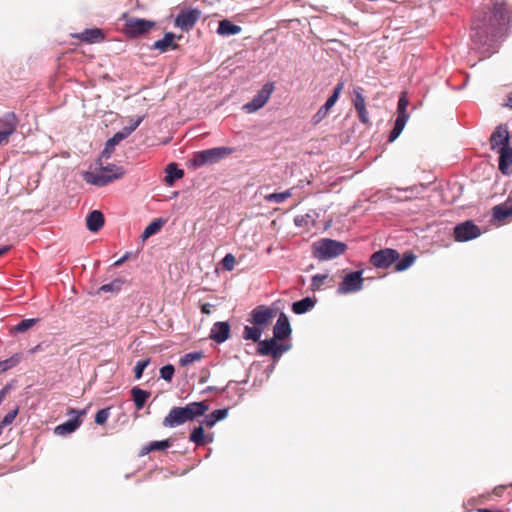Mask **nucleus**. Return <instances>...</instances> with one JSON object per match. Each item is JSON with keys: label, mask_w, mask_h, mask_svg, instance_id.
Listing matches in <instances>:
<instances>
[{"label": "nucleus", "mask_w": 512, "mask_h": 512, "mask_svg": "<svg viewBox=\"0 0 512 512\" xmlns=\"http://www.w3.org/2000/svg\"><path fill=\"white\" fill-rule=\"evenodd\" d=\"M512 18V5L507 1H495L489 13L475 16L472 24L471 39L477 47L484 46L490 40L502 36Z\"/></svg>", "instance_id": "f257e3e1"}, {"label": "nucleus", "mask_w": 512, "mask_h": 512, "mask_svg": "<svg viewBox=\"0 0 512 512\" xmlns=\"http://www.w3.org/2000/svg\"><path fill=\"white\" fill-rule=\"evenodd\" d=\"M417 256L413 252H406L400 257L397 250L384 248L374 252L369 259L371 265L377 269H387L393 264L396 272H403L410 268L416 261Z\"/></svg>", "instance_id": "f03ea898"}, {"label": "nucleus", "mask_w": 512, "mask_h": 512, "mask_svg": "<svg viewBox=\"0 0 512 512\" xmlns=\"http://www.w3.org/2000/svg\"><path fill=\"white\" fill-rule=\"evenodd\" d=\"M208 410L209 406L205 401L191 402L184 407H173L163 419L162 425L174 428L203 416Z\"/></svg>", "instance_id": "7ed1b4c3"}, {"label": "nucleus", "mask_w": 512, "mask_h": 512, "mask_svg": "<svg viewBox=\"0 0 512 512\" xmlns=\"http://www.w3.org/2000/svg\"><path fill=\"white\" fill-rule=\"evenodd\" d=\"M347 249L343 242L323 238L313 244V254L318 260L325 261L342 255Z\"/></svg>", "instance_id": "20e7f679"}, {"label": "nucleus", "mask_w": 512, "mask_h": 512, "mask_svg": "<svg viewBox=\"0 0 512 512\" xmlns=\"http://www.w3.org/2000/svg\"><path fill=\"white\" fill-rule=\"evenodd\" d=\"M125 174L122 167L115 164H108L100 167L99 172H87L85 180L89 184L96 186H105L110 182L121 178Z\"/></svg>", "instance_id": "39448f33"}, {"label": "nucleus", "mask_w": 512, "mask_h": 512, "mask_svg": "<svg viewBox=\"0 0 512 512\" xmlns=\"http://www.w3.org/2000/svg\"><path fill=\"white\" fill-rule=\"evenodd\" d=\"M233 152L232 148L228 147H215L202 151L195 152L191 160L194 167H201L206 164L217 163L221 159L230 155Z\"/></svg>", "instance_id": "423d86ee"}, {"label": "nucleus", "mask_w": 512, "mask_h": 512, "mask_svg": "<svg viewBox=\"0 0 512 512\" xmlns=\"http://www.w3.org/2000/svg\"><path fill=\"white\" fill-rule=\"evenodd\" d=\"M409 105V100L407 98V94L405 92L401 93L398 104H397V117L394 123V127L391 130L388 141H395L399 135L402 133L408 119L409 115L407 113V107Z\"/></svg>", "instance_id": "0eeeda50"}, {"label": "nucleus", "mask_w": 512, "mask_h": 512, "mask_svg": "<svg viewBox=\"0 0 512 512\" xmlns=\"http://www.w3.org/2000/svg\"><path fill=\"white\" fill-rule=\"evenodd\" d=\"M364 278L362 271H352L347 273L337 288L338 294H349L360 291L363 288Z\"/></svg>", "instance_id": "6e6552de"}, {"label": "nucleus", "mask_w": 512, "mask_h": 512, "mask_svg": "<svg viewBox=\"0 0 512 512\" xmlns=\"http://www.w3.org/2000/svg\"><path fill=\"white\" fill-rule=\"evenodd\" d=\"M290 349V345L278 344L273 337L271 339L258 341L257 351L260 355L271 356L273 359H279L282 354Z\"/></svg>", "instance_id": "1a4fd4ad"}, {"label": "nucleus", "mask_w": 512, "mask_h": 512, "mask_svg": "<svg viewBox=\"0 0 512 512\" xmlns=\"http://www.w3.org/2000/svg\"><path fill=\"white\" fill-rule=\"evenodd\" d=\"M480 228L472 221L467 220L454 227L453 236L458 242H466L480 236Z\"/></svg>", "instance_id": "9d476101"}, {"label": "nucleus", "mask_w": 512, "mask_h": 512, "mask_svg": "<svg viewBox=\"0 0 512 512\" xmlns=\"http://www.w3.org/2000/svg\"><path fill=\"white\" fill-rule=\"evenodd\" d=\"M276 316V310L265 306L259 305L251 312L250 322L261 328L268 326Z\"/></svg>", "instance_id": "9b49d317"}, {"label": "nucleus", "mask_w": 512, "mask_h": 512, "mask_svg": "<svg viewBox=\"0 0 512 512\" xmlns=\"http://www.w3.org/2000/svg\"><path fill=\"white\" fill-rule=\"evenodd\" d=\"M273 89L272 83L265 84L253 99L244 105V110L248 113H253L262 108L268 102Z\"/></svg>", "instance_id": "f8f14e48"}, {"label": "nucleus", "mask_w": 512, "mask_h": 512, "mask_svg": "<svg viewBox=\"0 0 512 512\" xmlns=\"http://www.w3.org/2000/svg\"><path fill=\"white\" fill-rule=\"evenodd\" d=\"M68 415H74L72 419L58 425L55 427V434L59 436H65L74 432L82 423L81 417L86 414V410L77 411L76 409H69Z\"/></svg>", "instance_id": "ddd939ff"}, {"label": "nucleus", "mask_w": 512, "mask_h": 512, "mask_svg": "<svg viewBox=\"0 0 512 512\" xmlns=\"http://www.w3.org/2000/svg\"><path fill=\"white\" fill-rule=\"evenodd\" d=\"M201 12L198 9H189L181 11L175 19V26L184 31L191 30L199 20Z\"/></svg>", "instance_id": "4468645a"}, {"label": "nucleus", "mask_w": 512, "mask_h": 512, "mask_svg": "<svg viewBox=\"0 0 512 512\" xmlns=\"http://www.w3.org/2000/svg\"><path fill=\"white\" fill-rule=\"evenodd\" d=\"M510 134L505 124H500L495 128L490 136V146L492 150H499L500 147L509 146Z\"/></svg>", "instance_id": "2eb2a0df"}, {"label": "nucleus", "mask_w": 512, "mask_h": 512, "mask_svg": "<svg viewBox=\"0 0 512 512\" xmlns=\"http://www.w3.org/2000/svg\"><path fill=\"white\" fill-rule=\"evenodd\" d=\"M154 26V22L139 19V18H131L127 20L125 24V30L127 34L131 36H138L148 32Z\"/></svg>", "instance_id": "dca6fc26"}, {"label": "nucleus", "mask_w": 512, "mask_h": 512, "mask_svg": "<svg viewBox=\"0 0 512 512\" xmlns=\"http://www.w3.org/2000/svg\"><path fill=\"white\" fill-rule=\"evenodd\" d=\"M291 334V326L285 313H280L273 328V337L276 340H284Z\"/></svg>", "instance_id": "f3484780"}, {"label": "nucleus", "mask_w": 512, "mask_h": 512, "mask_svg": "<svg viewBox=\"0 0 512 512\" xmlns=\"http://www.w3.org/2000/svg\"><path fill=\"white\" fill-rule=\"evenodd\" d=\"M499 153V170L504 175H510L512 173V147H500Z\"/></svg>", "instance_id": "a211bd4d"}, {"label": "nucleus", "mask_w": 512, "mask_h": 512, "mask_svg": "<svg viewBox=\"0 0 512 512\" xmlns=\"http://www.w3.org/2000/svg\"><path fill=\"white\" fill-rule=\"evenodd\" d=\"M230 336V325L228 322H216L211 328L210 338L217 342L223 343Z\"/></svg>", "instance_id": "6ab92c4d"}, {"label": "nucleus", "mask_w": 512, "mask_h": 512, "mask_svg": "<svg viewBox=\"0 0 512 512\" xmlns=\"http://www.w3.org/2000/svg\"><path fill=\"white\" fill-rule=\"evenodd\" d=\"M18 126V119L13 112H9L0 117V131L7 132L8 136L14 134Z\"/></svg>", "instance_id": "aec40b11"}, {"label": "nucleus", "mask_w": 512, "mask_h": 512, "mask_svg": "<svg viewBox=\"0 0 512 512\" xmlns=\"http://www.w3.org/2000/svg\"><path fill=\"white\" fill-rule=\"evenodd\" d=\"M86 225L89 231L97 232L104 225V216L102 212L94 210L90 212L86 218Z\"/></svg>", "instance_id": "412c9836"}, {"label": "nucleus", "mask_w": 512, "mask_h": 512, "mask_svg": "<svg viewBox=\"0 0 512 512\" xmlns=\"http://www.w3.org/2000/svg\"><path fill=\"white\" fill-rule=\"evenodd\" d=\"M125 139V135H123L120 131L115 133L112 138H110L101 153L100 159H109L114 152L115 146L118 145L122 140Z\"/></svg>", "instance_id": "4be33fe9"}, {"label": "nucleus", "mask_w": 512, "mask_h": 512, "mask_svg": "<svg viewBox=\"0 0 512 512\" xmlns=\"http://www.w3.org/2000/svg\"><path fill=\"white\" fill-rule=\"evenodd\" d=\"M174 39L175 35L173 33H166L162 39L154 42L153 48L160 52H166L169 49H176L178 45L174 42Z\"/></svg>", "instance_id": "5701e85b"}, {"label": "nucleus", "mask_w": 512, "mask_h": 512, "mask_svg": "<svg viewBox=\"0 0 512 512\" xmlns=\"http://www.w3.org/2000/svg\"><path fill=\"white\" fill-rule=\"evenodd\" d=\"M76 37L87 43H98L104 39V34L102 30L94 28L86 29L82 33L76 35Z\"/></svg>", "instance_id": "b1692460"}, {"label": "nucleus", "mask_w": 512, "mask_h": 512, "mask_svg": "<svg viewBox=\"0 0 512 512\" xmlns=\"http://www.w3.org/2000/svg\"><path fill=\"white\" fill-rule=\"evenodd\" d=\"M242 28L231 21L224 19L219 22L217 33L221 36H230L240 33Z\"/></svg>", "instance_id": "393cba45"}, {"label": "nucleus", "mask_w": 512, "mask_h": 512, "mask_svg": "<svg viewBox=\"0 0 512 512\" xmlns=\"http://www.w3.org/2000/svg\"><path fill=\"white\" fill-rule=\"evenodd\" d=\"M316 304V299L311 297L303 298L299 301H296L292 304V311L295 314H304L310 309H312Z\"/></svg>", "instance_id": "a878e982"}, {"label": "nucleus", "mask_w": 512, "mask_h": 512, "mask_svg": "<svg viewBox=\"0 0 512 512\" xmlns=\"http://www.w3.org/2000/svg\"><path fill=\"white\" fill-rule=\"evenodd\" d=\"M184 175V171L179 169L175 163H170L166 167L165 182L168 185H172L175 180L181 179Z\"/></svg>", "instance_id": "bb28decb"}, {"label": "nucleus", "mask_w": 512, "mask_h": 512, "mask_svg": "<svg viewBox=\"0 0 512 512\" xmlns=\"http://www.w3.org/2000/svg\"><path fill=\"white\" fill-rule=\"evenodd\" d=\"M510 215H512V207L508 201L493 207V217L497 221H503Z\"/></svg>", "instance_id": "cd10ccee"}, {"label": "nucleus", "mask_w": 512, "mask_h": 512, "mask_svg": "<svg viewBox=\"0 0 512 512\" xmlns=\"http://www.w3.org/2000/svg\"><path fill=\"white\" fill-rule=\"evenodd\" d=\"M132 398L135 404V407L140 410L144 407L145 402L150 396V393L146 390H143L139 387H134L131 390Z\"/></svg>", "instance_id": "c85d7f7f"}, {"label": "nucleus", "mask_w": 512, "mask_h": 512, "mask_svg": "<svg viewBox=\"0 0 512 512\" xmlns=\"http://www.w3.org/2000/svg\"><path fill=\"white\" fill-rule=\"evenodd\" d=\"M189 440L198 446H202L205 445L207 442H210L212 439H208L206 437L203 426L200 425L193 429V431L190 434Z\"/></svg>", "instance_id": "c756f323"}, {"label": "nucleus", "mask_w": 512, "mask_h": 512, "mask_svg": "<svg viewBox=\"0 0 512 512\" xmlns=\"http://www.w3.org/2000/svg\"><path fill=\"white\" fill-rule=\"evenodd\" d=\"M171 446V442L167 440L162 441H152L148 445L142 447L141 455H146L152 451H161L169 448Z\"/></svg>", "instance_id": "7c9ffc66"}, {"label": "nucleus", "mask_w": 512, "mask_h": 512, "mask_svg": "<svg viewBox=\"0 0 512 512\" xmlns=\"http://www.w3.org/2000/svg\"><path fill=\"white\" fill-rule=\"evenodd\" d=\"M262 335V328L259 326H245L243 330V338L245 340H251L258 342Z\"/></svg>", "instance_id": "2f4dec72"}, {"label": "nucleus", "mask_w": 512, "mask_h": 512, "mask_svg": "<svg viewBox=\"0 0 512 512\" xmlns=\"http://www.w3.org/2000/svg\"><path fill=\"white\" fill-rule=\"evenodd\" d=\"M38 322H39L38 318L24 319L17 325L10 328V333L11 334L23 333V332L27 331L28 329L32 328Z\"/></svg>", "instance_id": "473e14b6"}, {"label": "nucleus", "mask_w": 512, "mask_h": 512, "mask_svg": "<svg viewBox=\"0 0 512 512\" xmlns=\"http://www.w3.org/2000/svg\"><path fill=\"white\" fill-rule=\"evenodd\" d=\"M124 282L125 281L122 278L114 279L112 282L102 285L98 289V293H117L121 290Z\"/></svg>", "instance_id": "72a5a7b5"}, {"label": "nucleus", "mask_w": 512, "mask_h": 512, "mask_svg": "<svg viewBox=\"0 0 512 512\" xmlns=\"http://www.w3.org/2000/svg\"><path fill=\"white\" fill-rule=\"evenodd\" d=\"M21 359H22V354L16 353L13 356H11L10 358L0 361V374L15 367L17 364L20 363Z\"/></svg>", "instance_id": "f704fd0d"}, {"label": "nucleus", "mask_w": 512, "mask_h": 512, "mask_svg": "<svg viewBox=\"0 0 512 512\" xmlns=\"http://www.w3.org/2000/svg\"><path fill=\"white\" fill-rule=\"evenodd\" d=\"M292 195L291 190H286L280 193H271L264 196L265 201L274 202V203H282Z\"/></svg>", "instance_id": "c9c22d12"}, {"label": "nucleus", "mask_w": 512, "mask_h": 512, "mask_svg": "<svg viewBox=\"0 0 512 512\" xmlns=\"http://www.w3.org/2000/svg\"><path fill=\"white\" fill-rule=\"evenodd\" d=\"M163 221L161 219H155L149 223V225L144 229L142 237L144 239L149 238L150 236L156 234L162 227Z\"/></svg>", "instance_id": "e433bc0d"}, {"label": "nucleus", "mask_w": 512, "mask_h": 512, "mask_svg": "<svg viewBox=\"0 0 512 512\" xmlns=\"http://www.w3.org/2000/svg\"><path fill=\"white\" fill-rule=\"evenodd\" d=\"M203 357V353L202 352H191V353H187L185 354L184 356H182L180 358V365L181 366H187V365H190L196 361H199L201 360Z\"/></svg>", "instance_id": "4c0bfd02"}, {"label": "nucleus", "mask_w": 512, "mask_h": 512, "mask_svg": "<svg viewBox=\"0 0 512 512\" xmlns=\"http://www.w3.org/2000/svg\"><path fill=\"white\" fill-rule=\"evenodd\" d=\"M329 278L328 274H316L311 279L310 289L315 292L321 289L325 281Z\"/></svg>", "instance_id": "58836bf2"}, {"label": "nucleus", "mask_w": 512, "mask_h": 512, "mask_svg": "<svg viewBox=\"0 0 512 512\" xmlns=\"http://www.w3.org/2000/svg\"><path fill=\"white\" fill-rule=\"evenodd\" d=\"M343 87H344V83L342 81L337 83V85L334 87L332 95L327 99V101L325 103L327 105V107L332 108L334 106V104L339 99V96L343 90Z\"/></svg>", "instance_id": "ea45409f"}, {"label": "nucleus", "mask_w": 512, "mask_h": 512, "mask_svg": "<svg viewBox=\"0 0 512 512\" xmlns=\"http://www.w3.org/2000/svg\"><path fill=\"white\" fill-rule=\"evenodd\" d=\"M343 87H344V83L342 81L337 83V85L334 87L332 95L327 99V101L325 103L327 105V107L332 108L334 106V104L339 99V96L343 90Z\"/></svg>", "instance_id": "a19ab883"}, {"label": "nucleus", "mask_w": 512, "mask_h": 512, "mask_svg": "<svg viewBox=\"0 0 512 512\" xmlns=\"http://www.w3.org/2000/svg\"><path fill=\"white\" fill-rule=\"evenodd\" d=\"M353 92H354L353 105H354L355 109L362 108V107L366 106L365 105V97L363 95V88L356 87Z\"/></svg>", "instance_id": "79ce46f5"}, {"label": "nucleus", "mask_w": 512, "mask_h": 512, "mask_svg": "<svg viewBox=\"0 0 512 512\" xmlns=\"http://www.w3.org/2000/svg\"><path fill=\"white\" fill-rule=\"evenodd\" d=\"M175 373V368L171 364H167L160 369V376L165 381H171Z\"/></svg>", "instance_id": "37998d69"}, {"label": "nucleus", "mask_w": 512, "mask_h": 512, "mask_svg": "<svg viewBox=\"0 0 512 512\" xmlns=\"http://www.w3.org/2000/svg\"><path fill=\"white\" fill-rule=\"evenodd\" d=\"M331 108L327 107L326 104L321 106L316 114L313 116L312 121L314 124L320 123L328 115Z\"/></svg>", "instance_id": "c03bdc74"}, {"label": "nucleus", "mask_w": 512, "mask_h": 512, "mask_svg": "<svg viewBox=\"0 0 512 512\" xmlns=\"http://www.w3.org/2000/svg\"><path fill=\"white\" fill-rule=\"evenodd\" d=\"M150 364V359L138 361L134 367V374L136 379H140L143 375L144 370Z\"/></svg>", "instance_id": "a18cd8bd"}, {"label": "nucleus", "mask_w": 512, "mask_h": 512, "mask_svg": "<svg viewBox=\"0 0 512 512\" xmlns=\"http://www.w3.org/2000/svg\"><path fill=\"white\" fill-rule=\"evenodd\" d=\"M109 408L100 409L95 415V422L99 425H103L109 418Z\"/></svg>", "instance_id": "49530a36"}, {"label": "nucleus", "mask_w": 512, "mask_h": 512, "mask_svg": "<svg viewBox=\"0 0 512 512\" xmlns=\"http://www.w3.org/2000/svg\"><path fill=\"white\" fill-rule=\"evenodd\" d=\"M143 118L138 117L135 121H133L129 126L124 127L120 132L125 135V138H127L133 131L137 129V127L142 122Z\"/></svg>", "instance_id": "de8ad7c7"}, {"label": "nucleus", "mask_w": 512, "mask_h": 512, "mask_svg": "<svg viewBox=\"0 0 512 512\" xmlns=\"http://www.w3.org/2000/svg\"><path fill=\"white\" fill-rule=\"evenodd\" d=\"M235 263H236V259H235L234 255L231 253L226 254L222 260L223 268L228 271H231L234 269Z\"/></svg>", "instance_id": "09e8293b"}, {"label": "nucleus", "mask_w": 512, "mask_h": 512, "mask_svg": "<svg viewBox=\"0 0 512 512\" xmlns=\"http://www.w3.org/2000/svg\"><path fill=\"white\" fill-rule=\"evenodd\" d=\"M17 414H18V408L16 407L14 410L8 412L4 416V418L0 422V427H6V426L10 425L15 420Z\"/></svg>", "instance_id": "8fccbe9b"}, {"label": "nucleus", "mask_w": 512, "mask_h": 512, "mask_svg": "<svg viewBox=\"0 0 512 512\" xmlns=\"http://www.w3.org/2000/svg\"><path fill=\"white\" fill-rule=\"evenodd\" d=\"M355 110L358 114V118H359L360 122L365 125H370V120L368 117V111L366 109V106H364L362 108H357Z\"/></svg>", "instance_id": "3c124183"}, {"label": "nucleus", "mask_w": 512, "mask_h": 512, "mask_svg": "<svg viewBox=\"0 0 512 512\" xmlns=\"http://www.w3.org/2000/svg\"><path fill=\"white\" fill-rule=\"evenodd\" d=\"M211 415L213 416V418L216 420V421H220V420H223L224 418L227 417L228 415V409H217V410H214Z\"/></svg>", "instance_id": "603ef678"}, {"label": "nucleus", "mask_w": 512, "mask_h": 512, "mask_svg": "<svg viewBox=\"0 0 512 512\" xmlns=\"http://www.w3.org/2000/svg\"><path fill=\"white\" fill-rule=\"evenodd\" d=\"M217 421L213 418L211 414L207 415L204 420L202 421V425H205L206 427H213Z\"/></svg>", "instance_id": "864d4df0"}, {"label": "nucleus", "mask_w": 512, "mask_h": 512, "mask_svg": "<svg viewBox=\"0 0 512 512\" xmlns=\"http://www.w3.org/2000/svg\"><path fill=\"white\" fill-rule=\"evenodd\" d=\"M10 136L7 135V132L0 131V145L7 144L9 142Z\"/></svg>", "instance_id": "5fc2aeb1"}, {"label": "nucleus", "mask_w": 512, "mask_h": 512, "mask_svg": "<svg viewBox=\"0 0 512 512\" xmlns=\"http://www.w3.org/2000/svg\"><path fill=\"white\" fill-rule=\"evenodd\" d=\"M211 307L212 305L209 303H204L201 305V312L203 314H210L211 313Z\"/></svg>", "instance_id": "6e6d98bb"}, {"label": "nucleus", "mask_w": 512, "mask_h": 512, "mask_svg": "<svg viewBox=\"0 0 512 512\" xmlns=\"http://www.w3.org/2000/svg\"><path fill=\"white\" fill-rule=\"evenodd\" d=\"M127 259H128V254H125L123 257H121L114 263V266H116V267L121 266Z\"/></svg>", "instance_id": "4d7b16f0"}, {"label": "nucleus", "mask_w": 512, "mask_h": 512, "mask_svg": "<svg viewBox=\"0 0 512 512\" xmlns=\"http://www.w3.org/2000/svg\"><path fill=\"white\" fill-rule=\"evenodd\" d=\"M506 106L512 109V92L507 96Z\"/></svg>", "instance_id": "13d9d810"}, {"label": "nucleus", "mask_w": 512, "mask_h": 512, "mask_svg": "<svg viewBox=\"0 0 512 512\" xmlns=\"http://www.w3.org/2000/svg\"><path fill=\"white\" fill-rule=\"evenodd\" d=\"M11 246H4L2 248H0V256H3L4 254H6L9 250H10Z\"/></svg>", "instance_id": "bf43d9fd"}, {"label": "nucleus", "mask_w": 512, "mask_h": 512, "mask_svg": "<svg viewBox=\"0 0 512 512\" xmlns=\"http://www.w3.org/2000/svg\"><path fill=\"white\" fill-rule=\"evenodd\" d=\"M6 391H7V388H3L2 390H0V404L2 403V401L4 399Z\"/></svg>", "instance_id": "052dcab7"}, {"label": "nucleus", "mask_w": 512, "mask_h": 512, "mask_svg": "<svg viewBox=\"0 0 512 512\" xmlns=\"http://www.w3.org/2000/svg\"><path fill=\"white\" fill-rule=\"evenodd\" d=\"M40 349H41V344H38V345H37V346H35L34 348L30 349V350H29V352H30L31 354H33V353L37 352V351H38V350H40Z\"/></svg>", "instance_id": "680f3d73"}, {"label": "nucleus", "mask_w": 512, "mask_h": 512, "mask_svg": "<svg viewBox=\"0 0 512 512\" xmlns=\"http://www.w3.org/2000/svg\"><path fill=\"white\" fill-rule=\"evenodd\" d=\"M480 512H500V511H492L490 509H482Z\"/></svg>", "instance_id": "e2e57ef3"}]
</instances>
